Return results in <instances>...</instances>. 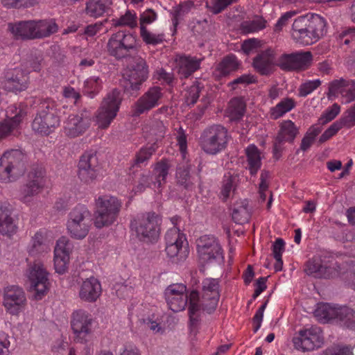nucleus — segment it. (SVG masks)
Masks as SVG:
<instances>
[{
  "mask_svg": "<svg viewBox=\"0 0 355 355\" xmlns=\"http://www.w3.org/2000/svg\"><path fill=\"white\" fill-rule=\"evenodd\" d=\"M312 60L310 51H297L283 53L276 62L275 49L268 48L257 54L252 59V66L261 76H269L275 72L276 66L286 71L304 70L311 65Z\"/></svg>",
  "mask_w": 355,
  "mask_h": 355,
  "instance_id": "1",
  "label": "nucleus"
},
{
  "mask_svg": "<svg viewBox=\"0 0 355 355\" xmlns=\"http://www.w3.org/2000/svg\"><path fill=\"white\" fill-rule=\"evenodd\" d=\"M202 294L191 291L188 309L189 330L196 335L201 321V312L212 314L216 309L220 299L219 279L206 278L202 281Z\"/></svg>",
  "mask_w": 355,
  "mask_h": 355,
  "instance_id": "2",
  "label": "nucleus"
},
{
  "mask_svg": "<svg viewBox=\"0 0 355 355\" xmlns=\"http://www.w3.org/2000/svg\"><path fill=\"white\" fill-rule=\"evenodd\" d=\"M326 32V20L318 14H308L295 19L291 35L296 42L306 46L318 42Z\"/></svg>",
  "mask_w": 355,
  "mask_h": 355,
  "instance_id": "3",
  "label": "nucleus"
},
{
  "mask_svg": "<svg viewBox=\"0 0 355 355\" xmlns=\"http://www.w3.org/2000/svg\"><path fill=\"white\" fill-rule=\"evenodd\" d=\"M162 218L154 211L137 214L131 219L130 231L141 242L155 243L157 242L161 230Z\"/></svg>",
  "mask_w": 355,
  "mask_h": 355,
  "instance_id": "4",
  "label": "nucleus"
},
{
  "mask_svg": "<svg viewBox=\"0 0 355 355\" xmlns=\"http://www.w3.org/2000/svg\"><path fill=\"white\" fill-rule=\"evenodd\" d=\"M33 103H39V108L32 123L34 132L47 136L60 125V119L55 103L51 99L35 98Z\"/></svg>",
  "mask_w": 355,
  "mask_h": 355,
  "instance_id": "5",
  "label": "nucleus"
},
{
  "mask_svg": "<svg viewBox=\"0 0 355 355\" xmlns=\"http://www.w3.org/2000/svg\"><path fill=\"white\" fill-rule=\"evenodd\" d=\"M122 202L117 197L108 194L95 199L94 224L98 229L113 225L119 218Z\"/></svg>",
  "mask_w": 355,
  "mask_h": 355,
  "instance_id": "6",
  "label": "nucleus"
},
{
  "mask_svg": "<svg viewBox=\"0 0 355 355\" xmlns=\"http://www.w3.org/2000/svg\"><path fill=\"white\" fill-rule=\"evenodd\" d=\"M230 138L225 127L214 124L203 130L199 138V146L207 155H216L227 148Z\"/></svg>",
  "mask_w": 355,
  "mask_h": 355,
  "instance_id": "7",
  "label": "nucleus"
},
{
  "mask_svg": "<svg viewBox=\"0 0 355 355\" xmlns=\"http://www.w3.org/2000/svg\"><path fill=\"white\" fill-rule=\"evenodd\" d=\"M27 156L20 149L5 151L0 158V181L10 182L22 175L26 169Z\"/></svg>",
  "mask_w": 355,
  "mask_h": 355,
  "instance_id": "8",
  "label": "nucleus"
},
{
  "mask_svg": "<svg viewBox=\"0 0 355 355\" xmlns=\"http://www.w3.org/2000/svg\"><path fill=\"white\" fill-rule=\"evenodd\" d=\"M148 76L149 68L146 60L141 57L136 58L123 74L124 92L130 96H136Z\"/></svg>",
  "mask_w": 355,
  "mask_h": 355,
  "instance_id": "9",
  "label": "nucleus"
},
{
  "mask_svg": "<svg viewBox=\"0 0 355 355\" xmlns=\"http://www.w3.org/2000/svg\"><path fill=\"white\" fill-rule=\"evenodd\" d=\"M92 225L91 212L85 205L78 204L69 212L67 229L75 239H83L88 234Z\"/></svg>",
  "mask_w": 355,
  "mask_h": 355,
  "instance_id": "10",
  "label": "nucleus"
},
{
  "mask_svg": "<svg viewBox=\"0 0 355 355\" xmlns=\"http://www.w3.org/2000/svg\"><path fill=\"white\" fill-rule=\"evenodd\" d=\"M107 49L109 55L116 60L126 58L137 49L136 38L128 32L119 31L110 36Z\"/></svg>",
  "mask_w": 355,
  "mask_h": 355,
  "instance_id": "11",
  "label": "nucleus"
},
{
  "mask_svg": "<svg viewBox=\"0 0 355 355\" xmlns=\"http://www.w3.org/2000/svg\"><path fill=\"white\" fill-rule=\"evenodd\" d=\"M165 242L166 253L173 261L178 263L187 259L189 255L188 242L179 227H172L166 232Z\"/></svg>",
  "mask_w": 355,
  "mask_h": 355,
  "instance_id": "12",
  "label": "nucleus"
},
{
  "mask_svg": "<svg viewBox=\"0 0 355 355\" xmlns=\"http://www.w3.org/2000/svg\"><path fill=\"white\" fill-rule=\"evenodd\" d=\"M121 103V92L117 89H112L104 98L97 111L96 123L101 129H106L115 119Z\"/></svg>",
  "mask_w": 355,
  "mask_h": 355,
  "instance_id": "13",
  "label": "nucleus"
},
{
  "mask_svg": "<svg viewBox=\"0 0 355 355\" xmlns=\"http://www.w3.org/2000/svg\"><path fill=\"white\" fill-rule=\"evenodd\" d=\"M196 250L202 264L223 260V250L219 240L213 235H202L196 241Z\"/></svg>",
  "mask_w": 355,
  "mask_h": 355,
  "instance_id": "14",
  "label": "nucleus"
},
{
  "mask_svg": "<svg viewBox=\"0 0 355 355\" xmlns=\"http://www.w3.org/2000/svg\"><path fill=\"white\" fill-rule=\"evenodd\" d=\"M27 276L33 291V299L37 301L42 300L50 288L49 272L42 263H35L28 268Z\"/></svg>",
  "mask_w": 355,
  "mask_h": 355,
  "instance_id": "15",
  "label": "nucleus"
},
{
  "mask_svg": "<svg viewBox=\"0 0 355 355\" xmlns=\"http://www.w3.org/2000/svg\"><path fill=\"white\" fill-rule=\"evenodd\" d=\"M92 316L87 311L78 309L73 312L71 327L76 343L85 344L88 342L92 331Z\"/></svg>",
  "mask_w": 355,
  "mask_h": 355,
  "instance_id": "16",
  "label": "nucleus"
},
{
  "mask_svg": "<svg viewBox=\"0 0 355 355\" xmlns=\"http://www.w3.org/2000/svg\"><path fill=\"white\" fill-rule=\"evenodd\" d=\"M164 97V92L159 86L150 87L132 105V116L137 117L148 113L151 110L158 107Z\"/></svg>",
  "mask_w": 355,
  "mask_h": 355,
  "instance_id": "17",
  "label": "nucleus"
},
{
  "mask_svg": "<svg viewBox=\"0 0 355 355\" xmlns=\"http://www.w3.org/2000/svg\"><path fill=\"white\" fill-rule=\"evenodd\" d=\"M293 343L297 349L303 352L312 351L320 347L324 343L322 331L318 326L300 329L298 336L294 337Z\"/></svg>",
  "mask_w": 355,
  "mask_h": 355,
  "instance_id": "18",
  "label": "nucleus"
},
{
  "mask_svg": "<svg viewBox=\"0 0 355 355\" xmlns=\"http://www.w3.org/2000/svg\"><path fill=\"white\" fill-rule=\"evenodd\" d=\"M78 168V175L82 182L89 184L96 180L101 171L96 152L85 151L80 157Z\"/></svg>",
  "mask_w": 355,
  "mask_h": 355,
  "instance_id": "19",
  "label": "nucleus"
},
{
  "mask_svg": "<svg viewBox=\"0 0 355 355\" xmlns=\"http://www.w3.org/2000/svg\"><path fill=\"white\" fill-rule=\"evenodd\" d=\"M187 286L183 284H172L164 291V297L168 308L173 312L184 310L189 305V297L187 294Z\"/></svg>",
  "mask_w": 355,
  "mask_h": 355,
  "instance_id": "20",
  "label": "nucleus"
},
{
  "mask_svg": "<svg viewBox=\"0 0 355 355\" xmlns=\"http://www.w3.org/2000/svg\"><path fill=\"white\" fill-rule=\"evenodd\" d=\"M27 300L23 288L18 286H9L4 290L3 306L12 315H18L25 310Z\"/></svg>",
  "mask_w": 355,
  "mask_h": 355,
  "instance_id": "21",
  "label": "nucleus"
},
{
  "mask_svg": "<svg viewBox=\"0 0 355 355\" xmlns=\"http://www.w3.org/2000/svg\"><path fill=\"white\" fill-rule=\"evenodd\" d=\"M91 122V118L86 114H71L63 122V133L69 139L78 137L86 132Z\"/></svg>",
  "mask_w": 355,
  "mask_h": 355,
  "instance_id": "22",
  "label": "nucleus"
},
{
  "mask_svg": "<svg viewBox=\"0 0 355 355\" xmlns=\"http://www.w3.org/2000/svg\"><path fill=\"white\" fill-rule=\"evenodd\" d=\"M26 114V106L23 103L8 106L6 110L7 119L0 123V140L17 129Z\"/></svg>",
  "mask_w": 355,
  "mask_h": 355,
  "instance_id": "23",
  "label": "nucleus"
},
{
  "mask_svg": "<svg viewBox=\"0 0 355 355\" xmlns=\"http://www.w3.org/2000/svg\"><path fill=\"white\" fill-rule=\"evenodd\" d=\"M28 83V73L21 68L15 67L6 71L1 84L5 90L17 93L26 90Z\"/></svg>",
  "mask_w": 355,
  "mask_h": 355,
  "instance_id": "24",
  "label": "nucleus"
},
{
  "mask_svg": "<svg viewBox=\"0 0 355 355\" xmlns=\"http://www.w3.org/2000/svg\"><path fill=\"white\" fill-rule=\"evenodd\" d=\"M72 245L66 236L60 237L54 249V267L56 272L64 274L68 269Z\"/></svg>",
  "mask_w": 355,
  "mask_h": 355,
  "instance_id": "25",
  "label": "nucleus"
},
{
  "mask_svg": "<svg viewBox=\"0 0 355 355\" xmlns=\"http://www.w3.org/2000/svg\"><path fill=\"white\" fill-rule=\"evenodd\" d=\"M203 60V56L197 57L185 53L178 54L175 59L178 72L184 78H188L199 70Z\"/></svg>",
  "mask_w": 355,
  "mask_h": 355,
  "instance_id": "26",
  "label": "nucleus"
},
{
  "mask_svg": "<svg viewBox=\"0 0 355 355\" xmlns=\"http://www.w3.org/2000/svg\"><path fill=\"white\" fill-rule=\"evenodd\" d=\"M35 20H21L8 24V31L15 40H35Z\"/></svg>",
  "mask_w": 355,
  "mask_h": 355,
  "instance_id": "27",
  "label": "nucleus"
},
{
  "mask_svg": "<svg viewBox=\"0 0 355 355\" xmlns=\"http://www.w3.org/2000/svg\"><path fill=\"white\" fill-rule=\"evenodd\" d=\"M101 292L100 282L94 277H90L80 284L79 297L85 302H94L101 296Z\"/></svg>",
  "mask_w": 355,
  "mask_h": 355,
  "instance_id": "28",
  "label": "nucleus"
},
{
  "mask_svg": "<svg viewBox=\"0 0 355 355\" xmlns=\"http://www.w3.org/2000/svg\"><path fill=\"white\" fill-rule=\"evenodd\" d=\"M112 0H87L84 12L89 17L97 19L112 11Z\"/></svg>",
  "mask_w": 355,
  "mask_h": 355,
  "instance_id": "29",
  "label": "nucleus"
},
{
  "mask_svg": "<svg viewBox=\"0 0 355 355\" xmlns=\"http://www.w3.org/2000/svg\"><path fill=\"white\" fill-rule=\"evenodd\" d=\"M304 272L309 276L319 279H329L331 276V268L324 266L319 257H313L306 262Z\"/></svg>",
  "mask_w": 355,
  "mask_h": 355,
  "instance_id": "30",
  "label": "nucleus"
},
{
  "mask_svg": "<svg viewBox=\"0 0 355 355\" xmlns=\"http://www.w3.org/2000/svg\"><path fill=\"white\" fill-rule=\"evenodd\" d=\"M241 63L234 54L225 56L216 66L214 74L218 79L228 76L231 73L236 71Z\"/></svg>",
  "mask_w": 355,
  "mask_h": 355,
  "instance_id": "31",
  "label": "nucleus"
},
{
  "mask_svg": "<svg viewBox=\"0 0 355 355\" xmlns=\"http://www.w3.org/2000/svg\"><path fill=\"white\" fill-rule=\"evenodd\" d=\"M248 167L250 174L254 176L261 168L262 162L261 152L255 144H250L245 149Z\"/></svg>",
  "mask_w": 355,
  "mask_h": 355,
  "instance_id": "32",
  "label": "nucleus"
},
{
  "mask_svg": "<svg viewBox=\"0 0 355 355\" xmlns=\"http://www.w3.org/2000/svg\"><path fill=\"white\" fill-rule=\"evenodd\" d=\"M340 307L331 306L328 303H319L314 310V316L320 322H327L331 320H338Z\"/></svg>",
  "mask_w": 355,
  "mask_h": 355,
  "instance_id": "33",
  "label": "nucleus"
},
{
  "mask_svg": "<svg viewBox=\"0 0 355 355\" xmlns=\"http://www.w3.org/2000/svg\"><path fill=\"white\" fill-rule=\"evenodd\" d=\"M237 188L236 176L228 172L224 174L220 182L218 198L222 202H225L234 193Z\"/></svg>",
  "mask_w": 355,
  "mask_h": 355,
  "instance_id": "34",
  "label": "nucleus"
},
{
  "mask_svg": "<svg viewBox=\"0 0 355 355\" xmlns=\"http://www.w3.org/2000/svg\"><path fill=\"white\" fill-rule=\"evenodd\" d=\"M171 167V162L166 158H162L154 164L153 170L155 176L154 184L158 189L162 188V185L166 182Z\"/></svg>",
  "mask_w": 355,
  "mask_h": 355,
  "instance_id": "35",
  "label": "nucleus"
},
{
  "mask_svg": "<svg viewBox=\"0 0 355 355\" xmlns=\"http://www.w3.org/2000/svg\"><path fill=\"white\" fill-rule=\"evenodd\" d=\"M35 40L49 37L56 33L58 26L53 19L35 20Z\"/></svg>",
  "mask_w": 355,
  "mask_h": 355,
  "instance_id": "36",
  "label": "nucleus"
},
{
  "mask_svg": "<svg viewBox=\"0 0 355 355\" xmlns=\"http://www.w3.org/2000/svg\"><path fill=\"white\" fill-rule=\"evenodd\" d=\"M299 132L295 124L291 120H286L281 123L279 130L276 136L277 141L293 143Z\"/></svg>",
  "mask_w": 355,
  "mask_h": 355,
  "instance_id": "37",
  "label": "nucleus"
},
{
  "mask_svg": "<svg viewBox=\"0 0 355 355\" xmlns=\"http://www.w3.org/2000/svg\"><path fill=\"white\" fill-rule=\"evenodd\" d=\"M45 238L46 231L44 230L40 229L35 232L28 247V252L30 255L36 256L46 251L48 248L44 243Z\"/></svg>",
  "mask_w": 355,
  "mask_h": 355,
  "instance_id": "38",
  "label": "nucleus"
},
{
  "mask_svg": "<svg viewBox=\"0 0 355 355\" xmlns=\"http://www.w3.org/2000/svg\"><path fill=\"white\" fill-rule=\"evenodd\" d=\"M295 107V101L291 98H284L275 106L270 108V116L273 120H277L290 112Z\"/></svg>",
  "mask_w": 355,
  "mask_h": 355,
  "instance_id": "39",
  "label": "nucleus"
},
{
  "mask_svg": "<svg viewBox=\"0 0 355 355\" xmlns=\"http://www.w3.org/2000/svg\"><path fill=\"white\" fill-rule=\"evenodd\" d=\"M193 5L192 1H187L173 7L170 12L171 15V21L173 27V35L177 31V27L180 20L182 19L185 15L189 12L191 8Z\"/></svg>",
  "mask_w": 355,
  "mask_h": 355,
  "instance_id": "40",
  "label": "nucleus"
},
{
  "mask_svg": "<svg viewBox=\"0 0 355 355\" xmlns=\"http://www.w3.org/2000/svg\"><path fill=\"white\" fill-rule=\"evenodd\" d=\"M246 105L241 98H234L229 103L228 113L231 121L241 120L245 112Z\"/></svg>",
  "mask_w": 355,
  "mask_h": 355,
  "instance_id": "41",
  "label": "nucleus"
},
{
  "mask_svg": "<svg viewBox=\"0 0 355 355\" xmlns=\"http://www.w3.org/2000/svg\"><path fill=\"white\" fill-rule=\"evenodd\" d=\"M44 186V184L27 180V182L21 189V201L24 202H29L31 198L42 192Z\"/></svg>",
  "mask_w": 355,
  "mask_h": 355,
  "instance_id": "42",
  "label": "nucleus"
},
{
  "mask_svg": "<svg viewBox=\"0 0 355 355\" xmlns=\"http://www.w3.org/2000/svg\"><path fill=\"white\" fill-rule=\"evenodd\" d=\"M322 126L320 124H314L311 125L302 139L300 149L302 151H306L309 150L315 141L316 137L322 132Z\"/></svg>",
  "mask_w": 355,
  "mask_h": 355,
  "instance_id": "43",
  "label": "nucleus"
},
{
  "mask_svg": "<svg viewBox=\"0 0 355 355\" xmlns=\"http://www.w3.org/2000/svg\"><path fill=\"white\" fill-rule=\"evenodd\" d=\"M140 28V37L146 45L157 46L165 41V34L154 33L148 30L146 27Z\"/></svg>",
  "mask_w": 355,
  "mask_h": 355,
  "instance_id": "44",
  "label": "nucleus"
},
{
  "mask_svg": "<svg viewBox=\"0 0 355 355\" xmlns=\"http://www.w3.org/2000/svg\"><path fill=\"white\" fill-rule=\"evenodd\" d=\"M232 218L237 224H243L248 222L250 218L248 204L245 202H241L234 205L232 208Z\"/></svg>",
  "mask_w": 355,
  "mask_h": 355,
  "instance_id": "45",
  "label": "nucleus"
},
{
  "mask_svg": "<svg viewBox=\"0 0 355 355\" xmlns=\"http://www.w3.org/2000/svg\"><path fill=\"white\" fill-rule=\"evenodd\" d=\"M102 83V80L98 76L88 78L84 83V94L93 98L101 90Z\"/></svg>",
  "mask_w": 355,
  "mask_h": 355,
  "instance_id": "46",
  "label": "nucleus"
},
{
  "mask_svg": "<svg viewBox=\"0 0 355 355\" xmlns=\"http://www.w3.org/2000/svg\"><path fill=\"white\" fill-rule=\"evenodd\" d=\"M339 313L338 320L343 322L346 328L355 330V311L347 306H342Z\"/></svg>",
  "mask_w": 355,
  "mask_h": 355,
  "instance_id": "47",
  "label": "nucleus"
},
{
  "mask_svg": "<svg viewBox=\"0 0 355 355\" xmlns=\"http://www.w3.org/2000/svg\"><path fill=\"white\" fill-rule=\"evenodd\" d=\"M137 19L135 12L128 10L123 15L112 21L114 26H128L130 28H134L137 26Z\"/></svg>",
  "mask_w": 355,
  "mask_h": 355,
  "instance_id": "48",
  "label": "nucleus"
},
{
  "mask_svg": "<svg viewBox=\"0 0 355 355\" xmlns=\"http://www.w3.org/2000/svg\"><path fill=\"white\" fill-rule=\"evenodd\" d=\"M17 220L11 214L0 222V234L3 236L11 237L17 233Z\"/></svg>",
  "mask_w": 355,
  "mask_h": 355,
  "instance_id": "49",
  "label": "nucleus"
},
{
  "mask_svg": "<svg viewBox=\"0 0 355 355\" xmlns=\"http://www.w3.org/2000/svg\"><path fill=\"white\" fill-rule=\"evenodd\" d=\"M175 178L177 184L187 190L192 188L193 183L190 181V170L187 166H178L176 170Z\"/></svg>",
  "mask_w": 355,
  "mask_h": 355,
  "instance_id": "50",
  "label": "nucleus"
},
{
  "mask_svg": "<svg viewBox=\"0 0 355 355\" xmlns=\"http://www.w3.org/2000/svg\"><path fill=\"white\" fill-rule=\"evenodd\" d=\"M347 86V80L340 78L334 80L329 83L327 97L332 100L338 96L339 94L343 96L345 89Z\"/></svg>",
  "mask_w": 355,
  "mask_h": 355,
  "instance_id": "51",
  "label": "nucleus"
},
{
  "mask_svg": "<svg viewBox=\"0 0 355 355\" xmlns=\"http://www.w3.org/2000/svg\"><path fill=\"white\" fill-rule=\"evenodd\" d=\"M27 180L46 184V170L42 164H33L27 175Z\"/></svg>",
  "mask_w": 355,
  "mask_h": 355,
  "instance_id": "52",
  "label": "nucleus"
},
{
  "mask_svg": "<svg viewBox=\"0 0 355 355\" xmlns=\"http://www.w3.org/2000/svg\"><path fill=\"white\" fill-rule=\"evenodd\" d=\"M203 85L198 81H195L187 91L185 101L188 105H193L198 101Z\"/></svg>",
  "mask_w": 355,
  "mask_h": 355,
  "instance_id": "53",
  "label": "nucleus"
},
{
  "mask_svg": "<svg viewBox=\"0 0 355 355\" xmlns=\"http://www.w3.org/2000/svg\"><path fill=\"white\" fill-rule=\"evenodd\" d=\"M156 150L157 147L155 144L142 147L135 155V164L139 165L148 161Z\"/></svg>",
  "mask_w": 355,
  "mask_h": 355,
  "instance_id": "54",
  "label": "nucleus"
},
{
  "mask_svg": "<svg viewBox=\"0 0 355 355\" xmlns=\"http://www.w3.org/2000/svg\"><path fill=\"white\" fill-rule=\"evenodd\" d=\"M266 21L261 17L252 21H245L241 24V29L244 33H254L263 29L266 27Z\"/></svg>",
  "mask_w": 355,
  "mask_h": 355,
  "instance_id": "55",
  "label": "nucleus"
},
{
  "mask_svg": "<svg viewBox=\"0 0 355 355\" xmlns=\"http://www.w3.org/2000/svg\"><path fill=\"white\" fill-rule=\"evenodd\" d=\"M40 0H1L6 8H28L38 4Z\"/></svg>",
  "mask_w": 355,
  "mask_h": 355,
  "instance_id": "56",
  "label": "nucleus"
},
{
  "mask_svg": "<svg viewBox=\"0 0 355 355\" xmlns=\"http://www.w3.org/2000/svg\"><path fill=\"white\" fill-rule=\"evenodd\" d=\"M322 81L320 79L306 80L302 83L298 88V96L306 97L311 94L321 85Z\"/></svg>",
  "mask_w": 355,
  "mask_h": 355,
  "instance_id": "57",
  "label": "nucleus"
},
{
  "mask_svg": "<svg viewBox=\"0 0 355 355\" xmlns=\"http://www.w3.org/2000/svg\"><path fill=\"white\" fill-rule=\"evenodd\" d=\"M237 1L238 0H209L207 2V6L213 14L217 15L223 12L233 3Z\"/></svg>",
  "mask_w": 355,
  "mask_h": 355,
  "instance_id": "58",
  "label": "nucleus"
},
{
  "mask_svg": "<svg viewBox=\"0 0 355 355\" xmlns=\"http://www.w3.org/2000/svg\"><path fill=\"white\" fill-rule=\"evenodd\" d=\"M340 107L338 103H334L329 107L319 118V124H325L334 120L340 113Z\"/></svg>",
  "mask_w": 355,
  "mask_h": 355,
  "instance_id": "59",
  "label": "nucleus"
},
{
  "mask_svg": "<svg viewBox=\"0 0 355 355\" xmlns=\"http://www.w3.org/2000/svg\"><path fill=\"white\" fill-rule=\"evenodd\" d=\"M345 127L340 121L332 123L319 137L318 143L323 144L332 137L343 128Z\"/></svg>",
  "mask_w": 355,
  "mask_h": 355,
  "instance_id": "60",
  "label": "nucleus"
},
{
  "mask_svg": "<svg viewBox=\"0 0 355 355\" xmlns=\"http://www.w3.org/2000/svg\"><path fill=\"white\" fill-rule=\"evenodd\" d=\"M270 178V172L268 171L263 170L260 174V183L259 185V193L260 200L265 201L266 200V191L268 189V180Z\"/></svg>",
  "mask_w": 355,
  "mask_h": 355,
  "instance_id": "61",
  "label": "nucleus"
},
{
  "mask_svg": "<svg viewBox=\"0 0 355 355\" xmlns=\"http://www.w3.org/2000/svg\"><path fill=\"white\" fill-rule=\"evenodd\" d=\"M157 79L169 87L174 85V74L173 72H168L164 68L158 69L156 71Z\"/></svg>",
  "mask_w": 355,
  "mask_h": 355,
  "instance_id": "62",
  "label": "nucleus"
},
{
  "mask_svg": "<svg viewBox=\"0 0 355 355\" xmlns=\"http://www.w3.org/2000/svg\"><path fill=\"white\" fill-rule=\"evenodd\" d=\"M157 17V13L153 9H146L139 16L140 27H146V25L153 23Z\"/></svg>",
  "mask_w": 355,
  "mask_h": 355,
  "instance_id": "63",
  "label": "nucleus"
},
{
  "mask_svg": "<svg viewBox=\"0 0 355 355\" xmlns=\"http://www.w3.org/2000/svg\"><path fill=\"white\" fill-rule=\"evenodd\" d=\"M340 121L347 128L355 125V103L344 112Z\"/></svg>",
  "mask_w": 355,
  "mask_h": 355,
  "instance_id": "64",
  "label": "nucleus"
}]
</instances>
